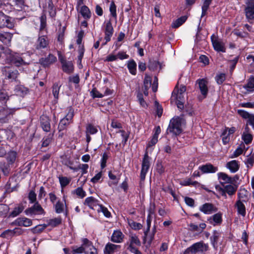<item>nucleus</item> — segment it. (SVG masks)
<instances>
[{
  "label": "nucleus",
  "instance_id": "nucleus-48",
  "mask_svg": "<svg viewBox=\"0 0 254 254\" xmlns=\"http://www.w3.org/2000/svg\"><path fill=\"white\" fill-rule=\"evenodd\" d=\"M82 244L81 246H83L84 248H85V250L89 249L91 248V247H93L92 242L88 240L87 238L82 239Z\"/></svg>",
  "mask_w": 254,
  "mask_h": 254
},
{
  "label": "nucleus",
  "instance_id": "nucleus-28",
  "mask_svg": "<svg viewBox=\"0 0 254 254\" xmlns=\"http://www.w3.org/2000/svg\"><path fill=\"white\" fill-rule=\"evenodd\" d=\"M15 91L17 95L24 97L29 93V89L22 85H17L15 88Z\"/></svg>",
  "mask_w": 254,
  "mask_h": 254
},
{
  "label": "nucleus",
  "instance_id": "nucleus-21",
  "mask_svg": "<svg viewBox=\"0 0 254 254\" xmlns=\"http://www.w3.org/2000/svg\"><path fill=\"white\" fill-rule=\"evenodd\" d=\"M246 16L249 20L254 19V0H252L245 8Z\"/></svg>",
  "mask_w": 254,
  "mask_h": 254
},
{
  "label": "nucleus",
  "instance_id": "nucleus-3",
  "mask_svg": "<svg viewBox=\"0 0 254 254\" xmlns=\"http://www.w3.org/2000/svg\"><path fill=\"white\" fill-rule=\"evenodd\" d=\"M1 72L5 76V79L8 80L10 82H17L18 77L19 75L18 71L13 67L5 66L1 68Z\"/></svg>",
  "mask_w": 254,
  "mask_h": 254
},
{
  "label": "nucleus",
  "instance_id": "nucleus-33",
  "mask_svg": "<svg viewBox=\"0 0 254 254\" xmlns=\"http://www.w3.org/2000/svg\"><path fill=\"white\" fill-rule=\"evenodd\" d=\"M127 68L129 72L132 75L136 73V64L133 60L128 61Z\"/></svg>",
  "mask_w": 254,
  "mask_h": 254
},
{
  "label": "nucleus",
  "instance_id": "nucleus-25",
  "mask_svg": "<svg viewBox=\"0 0 254 254\" xmlns=\"http://www.w3.org/2000/svg\"><path fill=\"white\" fill-rule=\"evenodd\" d=\"M12 37V34L9 32H0V41L5 45L10 44Z\"/></svg>",
  "mask_w": 254,
  "mask_h": 254
},
{
  "label": "nucleus",
  "instance_id": "nucleus-51",
  "mask_svg": "<svg viewBox=\"0 0 254 254\" xmlns=\"http://www.w3.org/2000/svg\"><path fill=\"white\" fill-rule=\"evenodd\" d=\"M110 11L112 16L115 19H117L116 6L113 1L110 4Z\"/></svg>",
  "mask_w": 254,
  "mask_h": 254
},
{
  "label": "nucleus",
  "instance_id": "nucleus-32",
  "mask_svg": "<svg viewBox=\"0 0 254 254\" xmlns=\"http://www.w3.org/2000/svg\"><path fill=\"white\" fill-rule=\"evenodd\" d=\"M220 237V233L217 231L214 230L212 236L210 237L211 242L214 248L217 247L218 239Z\"/></svg>",
  "mask_w": 254,
  "mask_h": 254
},
{
  "label": "nucleus",
  "instance_id": "nucleus-64",
  "mask_svg": "<svg viewBox=\"0 0 254 254\" xmlns=\"http://www.w3.org/2000/svg\"><path fill=\"white\" fill-rule=\"evenodd\" d=\"M28 198L30 203H34L36 200V194L33 190H31L28 195Z\"/></svg>",
  "mask_w": 254,
  "mask_h": 254
},
{
  "label": "nucleus",
  "instance_id": "nucleus-9",
  "mask_svg": "<svg viewBox=\"0 0 254 254\" xmlns=\"http://www.w3.org/2000/svg\"><path fill=\"white\" fill-rule=\"evenodd\" d=\"M49 46L48 38L44 35L39 36L35 44V49L37 51H41L47 49Z\"/></svg>",
  "mask_w": 254,
  "mask_h": 254
},
{
  "label": "nucleus",
  "instance_id": "nucleus-24",
  "mask_svg": "<svg viewBox=\"0 0 254 254\" xmlns=\"http://www.w3.org/2000/svg\"><path fill=\"white\" fill-rule=\"evenodd\" d=\"M124 237L123 233L120 230H117L113 232L111 240L114 243H120L123 241Z\"/></svg>",
  "mask_w": 254,
  "mask_h": 254
},
{
  "label": "nucleus",
  "instance_id": "nucleus-1",
  "mask_svg": "<svg viewBox=\"0 0 254 254\" xmlns=\"http://www.w3.org/2000/svg\"><path fill=\"white\" fill-rule=\"evenodd\" d=\"M0 48L2 53L5 55L6 60L11 64H14L17 67L28 64V63L24 61L19 54L12 53L11 50L8 48L1 46Z\"/></svg>",
  "mask_w": 254,
  "mask_h": 254
},
{
  "label": "nucleus",
  "instance_id": "nucleus-62",
  "mask_svg": "<svg viewBox=\"0 0 254 254\" xmlns=\"http://www.w3.org/2000/svg\"><path fill=\"white\" fill-rule=\"evenodd\" d=\"M210 4L203 2L202 6V13L201 17H202L205 16L207 13V11L209 7Z\"/></svg>",
  "mask_w": 254,
  "mask_h": 254
},
{
  "label": "nucleus",
  "instance_id": "nucleus-38",
  "mask_svg": "<svg viewBox=\"0 0 254 254\" xmlns=\"http://www.w3.org/2000/svg\"><path fill=\"white\" fill-rule=\"evenodd\" d=\"M176 100V101L182 102L185 100L183 94L176 93V87H175L172 93V100Z\"/></svg>",
  "mask_w": 254,
  "mask_h": 254
},
{
  "label": "nucleus",
  "instance_id": "nucleus-36",
  "mask_svg": "<svg viewBox=\"0 0 254 254\" xmlns=\"http://www.w3.org/2000/svg\"><path fill=\"white\" fill-rule=\"evenodd\" d=\"M242 139L246 144H249L253 141V135L252 133H242Z\"/></svg>",
  "mask_w": 254,
  "mask_h": 254
},
{
  "label": "nucleus",
  "instance_id": "nucleus-53",
  "mask_svg": "<svg viewBox=\"0 0 254 254\" xmlns=\"http://www.w3.org/2000/svg\"><path fill=\"white\" fill-rule=\"evenodd\" d=\"M78 52L79 54L78 56V62L80 64L84 53V48L83 46H79Z\"/></svg>",
  "mask_w": 254,
  "mask_h": 254
},
{
  "label": "nucleus",
  "instance_id": "nucleus-10",
  "mask_svg": "<svg viewBox=\"0 0 254 254\" xmlns=\"http://www.w3.org/2000/svg\"><path fill=\"white\" fill-rule=\"evenodd\" d=\"M196 84H197V87L200 90L202 98H206L208 94V82L207 80L203 78L199 79L196 81Z\"/></svg>",
  "mask_w": 254,
  "mask_h": 254
},
{
  "label": "nucleus",
  "instance_id": "nucleus-20",
  "mask_svg": "<svg viewBox=\"0 0 254 254\" xmlns=\"http://www.w3.org/2000/svg\"><path fill=\"white\" fill-rule=\"evenodd\" d=\"M218 179L220 183L223 186L225 184H233L232 177L229 176L227 174L223 172L217 174Z\"/></svg>",
  "mask_w": 254,
  "mask_h": 254
},
{
  "label": "nucleus",
  "instance_id": "nucleus-47",
  "mask_svg": "<svg viewBox=\"0 0 254 254\" xmlns=\"http://www.w3.org/2000/svg\"><path fill=\"white\" fill-rule=\"evenodd\" d=\"M90 95L93 98L103 97L102 93H100L95 87L93 88L90 91Z\"/></svg>",
  "mask_w": 254,
  "mask_h": 254
},
{
  "label": "nucleus",
  "instance_id": "nucleus-37",
  "mask_svg": "<svg viewBox=\"0 0 254 254\" xmlns=\"http://www.w3.org/2000/svg\"><path fill=\"white\" fill-rule=\"evenodd\" d=\"M130 244L128 246H134V245L137 246H140L141 243L138 238L133 235H131L129 236Z\"/></svg>",
  "mask_w": 254,
  "mask_h": 254
},
{
  "label": "nucleus",
  "instance_id": "nucleus-5",
  "mask_svg": "<svg viewBox=\"0 0 254 254\" xmlns=\"http://www.w3.org/2000/svg\"><path fill=\"white\" fill-rule=\"evenodd\" d=\"M68 110V113L64 118L60 121L59 124L58 129L59 131L65 129L67 127L72 121V118L74 116L73 110L71 107H69Z\"/></svg>",
  "mask_w": 254,
  "mask_h": 254
},
{
  "label": "nucleus",
  "instance_id": "nucleus-8",
  "mask_svg": "<svg viewBox=\"0 0 254 254\" xmlns=\"http://www.w3.org/2000/svg\"><path fill=\"white\" fill-rule=\"evenodd\" d=\"M211 40L213 48L216 51L222 53L226 52L225 44L221 40L215 37L214 35L211 36Z\"/></svg>",
  "mask_w": 254,
  "mask_h": 254
},
{
  "label": "nucleus",
  "instance_id": "nucleus-35",
  "mask_svg": "<svg viewBox=\"0 0 254 254\" xmlns=\"http://www.w3.org/2000/svg\"><path fill=\"white\" fill-rule=\"evenodd\" d=\"M244 88L249 92H253L254 90V76H252L250 77Z\"/></svg>",
  "mask_w": 254,
  "mask_h": 254
},
{
  "label": "nucleus",
  "instance_id": "nucleus-30",
  "mask_svg": "<svg viewBox=\"0 0 254 254\" xmlns=\"http://www.w3.org/2000/svg\"><path fill=\"white\" fill-rule=\"evenodd\" d=\"M190 229L191 231H197L201 233L206 227L205 223H200L199 226L193 223H190L189 225Z\"/></svg>",
  "mask_w": 254,
  "mask_h": 254
},
{
  "label": "nucleus",
  "instance_id": "nucleus-2",
  "mask_svg": "<svg viewBox=\"0 0 254 254\" xmlns=\"http://www.w3.org/2000/svg\"><path fill=\"white\" fill-rule=\"evenodd\" d=\"M184 121L183 119L179 117L172 119L167 129L166 134L172 133L175 136L180 135L183 131L182 125Z\"/></svg>",
  "mask_w": 254,
  "mask_h": 254
},
{
  "label": "nucleus",
  "instance_id": "nucleus-17",
  "mask_svg": "<svg viewBox=\"0 0 254 254\" xmlns=\"http://www.w3.org/2000/svg\"><path fill=\"white\" fill-rule=\"evenodd\" d=\"M63 70L67 73H71L74 69L73 64L71 61H67L64 59H61Z\"/></svg>",
  "mask_w": 254,
  "mask_h": 254
},
{
  "label": "nucleus",
  "instance_id": "nucleus-45",
  "mask_svg": "<svg viewBox=\"0 0 254 254\" xmlns=\"http://www.w3.org/2000/svg\"><path fill=\"white\" fill-rule=\"evenodd\" d=\"M74 193L76 194L77 196L82 198L86 196V192L83 190L81 187H78L74 190Z\"/></svg>",
  "mask_w": 254,
  "mask_h": 254
},
{
  "label": "nucleus",
  "instance_id": "nucleus-46",
  "mask_svg": "<svg viewBox=\"0 0 254 254\" xmlns=\"http://www.w3.org/2000/svg\"><path fill=\"white\" fill-rule=\"evenodd\" d=\"M97 211L98 212H102L105 216L106 217H109L111 215V213L108 211V209L103 206L102 205H100V206H98V208H97Z\"/></svg>",
  "mask_w": 254,
  "mask_h": 254
},
{
  "label": "nucleus",
  "instance_id": "nucleus-49",
  "mask_svg": "<svg viewBox=\"0 0 254 254\" xmlns=\"http://www.w3.org/2000/svg\"><path fill=\"white\" fill-rule=\"evenodd\" d=\"M128 224L131 228L134 230H140L142 227V225L140 223L135 222L132 220L129 221Z\"/></svg>",
  "mask_w": 254,
  "mask_h": 254
},
{
  "label": "nucleus",
  "instance_id": "nucleus-27",
  "mask_svg": "<svg viewBox=\"0 0 254 254\" xmlns=\"http://www.w3.org/2000/svg\"><path fill=\"white\" fill-rule=\"evenodd\" d=\"M235 206L237 209L238 213L243 216H245L246 214V207L242 201L240 200H237Z\"/></svg>",
  "mask_w": 254,
  "mask_h": 254
},
{
  "label": "nucleus",
  "instance_id": "nucleus-19",
  "mask_svg": "<svg viewBox=\"0 0 254 254\" xmlns=\"http://www.w3.org/2000/svg\"><path fill=\"white\" fill-rule=\"evenodd\" d=\"M13 223L19 226L29 227L32 225V221L26 217H19L17 218Z\"/></svg>",
  "mask_w": 254,
  "mask_h": 254
},
{
  "label": "nucleus",
  "instance_id": "nucleus-6",
  "mask_svg": "<svg viewBox=\"0 0 254 254\" xmlns=\"http://www.w3.org/2000/svg\"><path fill=\"white\" fill-rule=\"evenodd\" d=\"M25 213L27 215L32 216L45 214V212L41 205L37 202L32 206L26 209L25 210Z\"/></svg>",
  "mask_w": 254,
  "mask_h": 254
},
{
  "label": "nucleus",
  "instance_id": "nucleus-29",
  "mask_svg": "<svg viewBox=\"0 0 254 254\" xmlns=\"http://www.w3.org/2000/svg\"><path fill=\"white\" fill-rule=\"evenodd\" d=\"M80 12L85 19H89L91 16V13L89 8L86 6H82L80 8Z\"/></svg>",
  "mask_w": 254,
  "mask_h": 254
},
{
  "label": "nucleus",
  "instance_id": "nucleus-26",
  "mask_svg": "<svg viewBox=\"0 0 254 254\" xmlns=\"http://www.w3.org/2000/svg\"><path fill=\"white\" fill-rule=\"evenodd\" d=\"M155 230L154 229L151 234H148V232H144V236L143 238V243L146 244V247H149L154 239Z\"/></svg>",
  "mask_w": 254,
  "mask_h": 254
},
{
  "label": "nucleus",
  "instance_id": "nucleus-40",
  "mask_svg": "<svg viewBox=\"0 0 254 254\" xmlns=\"http://www.w3.org/2000/svg\"><path fill=\"white\" fill-rule=\"evenodd\" d=\"M17 153L15 151H11L7 155V160L11 164L13 163L16 158Z\"/></svg>",
  "mask_w": 254,
  "mask_h": 254
},
{
  "label": "nucleus",
  "instance_id": "nucleus-43",
  "mask_svg": "<svg viewBox=\"0 0 254 254\" xmlns=\"http://www.w3.org/2000/svg\"><path fill=\"white\" fill-rule=\"evenodd\" d=\"M160 63L157 61L153 60L150 61L149 64V68L152 70H157L158 68H161Z\"/></svg>",
  "mask_w": 254,
  "mask_h": 254
},
{
  "label": "nucleus",
  "instance_id": "nucleus-50",
  "mask_svg": "<svg viewBox=\"0 0 254 254\" xmlns=\"http://www.w3.org/2000/svg\"><path fill=\"white\" fill-rule=\"evenodd\" d=\"M65 27H63L62 28H60L58 31V40L60 42H62L64 39V34L65 31Z\"/></svg>",
  "mask_w": 254,
  "mask_h": 254
},
{
  "label": "nucleus",
  "instance_id": "nucleus-59",
  "mask_svg": "<svg viewBox=\"0 0 254 254\" xmlns=\"http://www.w3.org/2000/svg\"><path fill=\"white\" fill-rule=\"evenodd\" d=\"M6 21H5V27L8 28H12L14 27V22L12 18L9 16H7L6 18Z\"/></svg>",
  "mask_w": 254,
  "mask_h": 254
},
{
  "label": "nucleus",
  "instance_id": "nucleus-7",
  "mask_svg": "<svg viewBox=\"0 0 254 254\" xmlns=\"http://www.w3.org/2000/svg\"><path fill=\"white\" fill-rule=\"evenodd\" d=\"M149 167V157L147 154V153H146L144 156L142 162L141 170L140 176V180L141 181H144L145 180L146 174L147 173Z\"/></svg>",
  "mask_w": 254,
  "mask_h": 254
},
{
  "label": "nucleus",
  "instance_id": "nucleus-18",
  "mask_svg": "<svg viewBox=\"0 0 254 254\" xmlns=\"http://www.w3.org/2000/svg\"><path fill=\"white\" fill-rule=\"evenodd\" d=\"M41 126L45 131L49 132L51 130L50 119L47 116L43 115L40 117Z\"/></svg>",
  "mask_w": 254,
  "mask_h": 254
},
{
  "label": "nucleus",
  "instance_id": "nucleus-61",
  "mask_svg": "<svg viewBox=\"0 0 254 254\" xmlns=\"http://www.w3.org/2000/svg\"><path fill=\"white\" fill-rule=\"evenodd\" d=\"M23 210V208L22 206H18L15 207L14 209L11 213L10 215L15 217L18 215L19 213H20Z\"/></svg>",
  "mask_w": 254,
  "mask_h": 254
},
{
  "label": "nucleus",
  "instance_id": "nucleus-15",
  "mask_svg": "<svg viewBox=\"0 0 254 254\" xmlns=\"http://www.w3.org/2000/svg\"><path fill=\"white\" fill-rule=\"evenodd\" d=\"M198 169L203 174L214 173L218 170L217 167L214 166L210 163H207L205 165L200 166Z\"/></svg>",
  "mask_w": 254,
  "mask_h": 254
},
{
  "label": "nucleus",
  "instance_id": "nucleus-14",
  "mask_svg": "<svg viewBox=\"0 0 254 254\" xmlns=\"http://www.w3.org/2000/svg\"><path fill=\"white\" fill-rule=\"evenodd\" d=\"M84 204L88 206L90 208L96 210L100 206L99 201L93 196L87 197L84 201Z\"/></svg>",
  "mask_w": 254,
  "mask_h": 254
},
{
  "label": "nucleus",
  "instance_id": "nucleus-39",
  "mask_svg": "<svg viewBox=\"0 0 254 254\" xmlns=\"http://www.w3.org/2000/svg\"><path fill=\"white\" fill-rule=\"evenodd\" d=\"M61 86V85H59L57 83H55L53 84L52 92L54 98L56 100H58L59 98V93Z\"/></svg>",
  "mask_w": 254,
  "mask_h": 254
},
{
  "label": "nucleus",
  "instance_id": "nucleus-22",
  "mask_svg": "<svg viewBox=\"0 0 254 254\" xmlns=\"http://www.w3.org/2000/svg\"><path fill=\"white\" fill-rule=\"evenodd\" d=\"M121 248V246L115 245L108 243L105 246L104 253V254H113Z\"/></svg>",
  "mask_w": 254,
  "mask_h": 254
},
{
  "label": "nucleus",
  "instance_id": "nucleus-41",
  "mask_svg": "<svg viewBox=\"0 0 254 254\" xmlns=\"http://www.w3.org/2000/svg\"><path fill=\"white\" fill-rule=\"evenodd\" d=\"M49 225L52 227H56L62 223V219L60 217L55 218L48 220Z\"/></svg>",
  "mask_w": 254,
  "mask_h": 254
},
{
  "label": "nucleus",
  "instance_id": "nucleus-31",
  "mask_svg": "<svg viewBox=\"0 0 254 254\" xmlns=\"http://www.w3.org/2000/svg\"><path fill=\"white\" fill-rule=\"evenodd\" d=\"M224 190L229 195H232L235 193L237 190L236 185H232L231 184L226 186H223Z\"/></svg>",
  "mask_w": 254,
  "mask_h": 254
},
{
  "label": "nucleus",
  "instance_id": "nucleus-16",
  "mask_svg": "<svg viewBox=\"0 0 254 254\" xmlns=\"http://www.w3.org/2000/svg\"><path fill=\"white\" fill-rule=\"evenodd\" d=\"M199 210L204 214H210L216 212L217 208L211 203H205L200 207Z\"/></svg>",
  "mask_w": 254,
  "mask_h": 254
},
{
  "label": "nucleus",
  "instance_id": "nucleus-63",
  "mask_svg": "<svg viewBox=\"0 0 254 254\" xmlns=\"http://www.w3.org/2000/svg\"><path fill=\"white\" fill-rule=\"evenodd\" d=\"M226 76L224 73H221L216 76V80L218 84H221L225 80Z\"/></svg>",
  "mask_w": 254,
  "mask_h": 254
},
{
  "label": "nucleus",
  "instance_id": "nucleus-60",
  "mask_svg": "<svg viewBox=\"0 0 254 254\" xmlns=\"http://www.w3.org/2000/svg\"><path fill=\"white\" fill-rule=\"evenodd\" d=\"M245 164L248 168L252 167L254 164V157L252 156L248 157L245 161Z\"/></svg>",
  "mask_w": 254,
  "mask_h": 254
},
{
  "label": "nucleus",
  "instance_id": "nucleus-54",
  "mask_svg": "<svg viewBox=\"0 0 254 254\" xmlns=\"http://www.w3.org/2000/svg\"><path fill=\"white\" fill-rule=\"evenodd\" d=\"M119 132L121 133V135L123 138L122 143L123 146H125L128 140V134L124 130H120Z\"/></svg>",
  "mask_w": 254,
  "mask_h": 254
},
{
  "label": "nucleus",
  "instance_id": "nucleus-23",
  "mask_svg": "<svg viewBox=\"0 0 254 254\" xmlns=\"http://www.w3.org/2000/svg\"><path fill=\"white\" fill-rule=\"evenodd\" d=\"M226 167L230 171L234 173L238 171L240 168V165L238 161L236 160H232L227 162L226 164Z\"/></svg>",
  "mask_w": 254,
  "mask_h": 254
},
{
  "label": "nucleus",
  "instance_id": "nucleus-52",
  "mask_svg": "<svg viewBox=\"0 0 254 254\" xmlns=\"http://www.w3.org/2000/svg\"><path fill=\"white\" fill-rule=\"evenodd\" d=\"M64 210V204L58 201L55 205V211L57 213H61Z\"/></svg>",
  "mask_w": 254,
  "mask_h": 254
},
{
  "label": "nucleus",
  "instance_id": "nucleus-4",
  "mask_svg": "<svg viewBox=\"0 0 254 254\" xmlns=\"http://www.w3.org/2000/svg\"><path fill=\"white\" fill-rule=\"evenodd\" d=\"M208 250V245L202 242L195 243L187 248L183 254H195L197 253H203Z\"/></svg>",
  "mask_w": 254,
  "mask_h": 254
},
{
  "label": "nucleus",
  "instance_id": "nucleus-13",
  "mask_svg": "<svg viewBox=\"0 0 254 254\" xmlns=\"http://www.w3.org/2000/svg\"><path fill=\"white\" fill-rule=\"evenodd\" d=\"M57 61V58L52 54H49L47 58L39 60V63L44 67H48Z\"/></svg>",
  "mask_w": 254,
  "mask_h": 254
},
{
  "label": "nucleus",
  "instance_id": "nucleus-12",
  "mask_svg": "<svg viewBox=\"0 0 254 254\" xmlns=\"http://www.w3.org/2000/svg\"><path fill=\"white\" fill-rule=\"evenodd\" d=\"M238 114L244 119H247V124L251 125L254 130V114H250L249 112L243 110H238L237 111Z\"/></svg>",
  "mask_w": 254,
  "mask_h": 254
},
{
  "label": "nucleus",
  "instance_id": "nucleus-57",
  "mask_svg": "<svg viewBox=\"0 0 254 254\" xmlns=\"http://www.w3.org/2000/svg\"><path fill=\"white\" fill-rule=\"evenodd\" d=\"M52 136L49 135L47 137H44L42 141V147H47L52 141Z\"/></svg>",
  "mask_w": 254,
  "mask_h": 254
},
{
  "label": "nucleus",
  "instance_id": "nucleus-34",
  "mask_svg": "<svg viewBox=\"0 0 254 254\" xmlns=\"http://www.w3.org/2000/svg\"><path fill=\"white\" fill-rule=\"evenodd\" d=\"M187 19V17L186 16H183L179 18L172 23V27L174 28H178L186 21Z\"/></svg>",
  "mask_w": 254,
  "mask_h": 254
},
{
  "label": "nucleus",
  "instance_id": "nucleus-11",
  "mask_svg": "<svg viewBox=\"0 0 254 254\" xmlns=\"http://www.w3.org/2000/svg\"><path fill=\"white\" fill-rule=\"evenodd\" d=\"M105 39L106 42L102 45H105L107 42L111 40V38L114 33V29L110 20L105 22Z\"/></svg>",
  "mask_w": 254,
  "mask_h": 254
},
{
  "label": "nucleus",
  "instance_id": "nucleus-44",
  "mask_svg": "<svg viewBox=\"0 0 254 254\" xmlns=\"http://www.w3.org/2000/svg\"><path fill=\"white\" fill-rule=\"evenodd\" d=\"M228 127H226L224 131H223L221 136L222 137V141L224 144H226L228 143L230 140L229 135L227 134V129Z\"/></svg>",
  "mask_w": 254,
  "mask_h": 254
},
{
  "label": "nucleus",
  "instance_id": "nucleus-56",
  "mask_svg": "<svg viewBox=\"0 0 254 254\" xmlns=\"http://www.w3.org/2000/svg\"><path fill=\"white\" fill-rule=\"evenodd\" d=\"M108 176L111 180L114 181V182H112L111 184H113L115 185H116L118 184V183L119 181V180H120V177H119L118 178L116 175L113 174L111 171H110L109 172Z\"/></svg>",
  "mask_w": 254,
  "mask_h": 254
},
{
  "label": "nucleus",
  "instance_id": "nucleus-42",
  "mask_svg": "<svg viewBox=\"0 0 254 254\" xmlns=\"http://www.w3.org/2000/svg\"><path fill=\"white\" fill-rule=\"evenodd\" d=\"M97 132V129L91 124H88L86 126V134H94Z\"/></svg>",
  "mask_w": 254,
  "mask_h": 254
},
{
  "label": "nucleus",
  "instance_id": "nucleus-58",
  "mask_svg": "<svg viewBox=\"0 0 254 254\" xmlns=\"http://www.w3.org/2000/svg\"><path fill=\"white\" fill-rule=\"evenodd\" d=\"M6 18H7V15L3 12H0V28L5 27Z\"/></svg>",
  "mask_w": 254,
  "mask_h": 254
},
{
  "label": "nucleus",
  "instance_id": "nucleus-55",
  "mask_svg": "<svg viewBox=\"0 0 254 254\" xmlns=\"http://www.w3.org/2000/svg\"><path fill=\"white\" fill-rule=\"evenodd\" d=\"M59 181L61 186L62 187H64L70 183V180L68 179L67 177H62L59 178Z\"/></svg>",
  "mask_w": 254,
  "mask_h": 254
}]
</instances>
